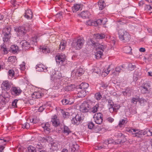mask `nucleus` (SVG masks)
<instances>
[{
	"mask_svg": "<svg viewBox=\"0 0 152 152\" xmlns=\"http://www.w3.org/2000/svg\"><path fill=\"white\" fill-rule=\"evenodd\" d=\"M11 28L9 27H6L3 29V45H1V48H6L9 47V45L10 42V39L11 37Z\"/></svg>",
	"mask_w": 152,
	"mask_h": 152,
	"instance_id": "obj_1",
	"label": "nucleus"
},
{
	"mask_svg": "<svg viewBox=\"0 0 152 152\" xmlns=\"http://www.w3.org/2000/svg\"><path fill=\"white\" fill-rule=\"evenodd\" d=\"M92 104V102L90 100H87L84 101L80 106V111L83 113L90 112Z\"/></svg>",
	"mask_w": 152,
	"mask_h": 152,
	"instance_id": "obj_2",
	"label": "nucleus"
},
{
	"mask_svg": "<svg viewBox=\"0 0 152 152\" xmlns=\"http://www.w3.org/2000/svg\"><path fill=\"white\" fill-rule=\"evenodd\" d=\"M118 35L119 38L124 42H127L131 39L129 34L123 29L119 30Z\"/></svg>",
	"mask_w": 152,
	"mask_h": 152,
	"instance_id": "obj_3",
	"label": "nucleus"
},
{
	"mask_svg": "<svg viewBox=\"0 0 152 152\" xmlns=\"http://www.w3.org/2000/svg\"><path fill=\"white\" fill-rule=\"evenodd\" d=\"M127 131L130 133H132L133 136L134 137H140V135H141L142 133L143 135L147 134L148 135V132L147 129L146 130H144L142 132H141L138 130L134 129H128Z\"/></svg>",
	"mask_w": 152,
	"mask_h": 152,
	"instance_id": "obj_4",
	"label": "nucleus"
},
{
	"mask_svg": "<svg viewBox=\"0 0 152 152\" xmlns=\"http://www.w3.org/2000/svg\"><path fill=\"white\" fill-rule=\"evenodd\" d=\"M85 40L83 38H79L73 41L71 44L73 48H81L84 43Z\"/></svg>",
	"mask_w": 152,
	"mask_h": 152,
	"instance_id": "obj_5",
	"label": "nucleus"
},
{
	"mask_svg": "<svg viewBox=\"0 0 152 152\" xmlns=\"http://www.w3.org/2000/svg\"><path fill=\"white\" fill-rule=\"evenodd\" d=\"M87 44L90 46H93L94 48H102L105 47L104 44L101 41H99L98 42L94 43V42L91 39L89 40L87 42Z\"/></svg>",
	"mask_w": 152,
	"mask_h": 152,
	"instance_id": "obj_6",
	"label": "nucleus"
},
{
	"mask_svg": "<svg viewBox=\"0 0 152 152\" xmlns=\"http://www.w3.org/2000/svg\"><path fill=\"white\" fill-rule=\"evenodd\" d=\"M95 123L98 124H100L102 122L103 119L102 114L100 113H95L94 116Z\"/></svg>",
	"mask_w": 152,
	"mask_h": 152,
	"instance_id": "obj_7",
	"label": "nucleus"
},
{
	"mask_svg": "<svg viewBox=\"0 0 152 152\" xmlns=\"http://www.w3.org/2000/svg\"><path fill=\"white\" fill-rule=\"evenodd\" d=\"M12 83L8 80L4 81L1 85V88L5 91L9 90L11 87Z\"/></svg>",
	"mask_w": 152,
	"mask_h": 152,
	"instance_id": "obj_8",
	"label": "nucleus"
},
{
	"mask_svg": "<svg viewBox=\"0 0 152 152\" xmlns=\"http://www.w3.org/2000/svg\"><path fill=\"white\" fill-rule=\"evenodd\" d=\"M55 59L58 64H62L66 59L65 56L64 55H58L55 57Z\"/></svg>",
	"mask_w": 152,
	"mask_h": 152,
	"instance_id": "obj_9",
	"label": "nucleus"
},
{
	"mask_svg": "<svg viewBox=\"0 0 152 152\" xmlns=\"http://www.w3.org/2000/svg\"><path fill=\"white\" fill-rule=\"evenodd\" d=\"M11 91L12 94L15 96L19 95L22 91L20 88L16 87H12L11 89Z\"/></svg>",
	"mask_w": 152,
	"mask_h": 152,
	"instance_id": "obj_10",
	"label": "nucleus"
},
{
	"mask_svg": "<svg viewBox=\"0 0 152 152\" xmlns=\"http://www.w3.org/2000/svg\"><path fill=\"white\" fill-rule=\"evenodd\" d=\"M104 48H96V52L95 55L97 59H100L101 56L104 54Z\"/></svg>",
	"mask_w": 152,
	"mask_h": 152,
	"instance_id": "obj_11",
	"label": "nucleus"
},
{
	"mask_svg": "<svg viewBox=\"0 0 152 152\" xmlns=\"http://www.w3.org/2000/svg\"><path fill=\"white\" fill-rule=\"evenodd\" d=\"M61 102L63 105L71 104L74 103V99L72 97H66L65 99L62 100Z\"/></svg>",
	"mask_w": 152,
	"mask_h": 152,
	"instance_id": "obj_12",
	"label": "nucleus"
},
{
	"mask_svg": "<svg viewBox=\"0 0 152 152\" xmlns=\"http://www.w3.org/2000/svg\"><path fill=\"white\" fill-rule=\"evenodd\" d=\"M51 122L53 125L55 127H57L60 126V122L57 116L55 115L53 116L52 118Z\"/></svg>",
	"mask_w": 152,
	"mask_h": 152,
	"instance_id": "obj_13",
	"label": "nucleus"
},
{
	"mask_svg": "<svg viewBox=\"0 0 152 152\" xmlns=\"http://www.w3.org/2000/svg\"><path fill=\"white\" fill-rule=\"evenodd\" d=\"M81 117L79 116L78 114H77L72 120V123L74 124L78 125L80 123V122L81 121Z\"/></svg>",
	"mask_w": 152,
	"mask_h": 152,
	"instance_id": "obj_14",
	"label": "nucleus"
},
{
	"mask_svg": "<svg viewBox=\"0 0 152 152\" xmlns=\"http://www.w3.org/2000/svg\"><path fill=\"white\" fill-rule=\"evenodd\" d=\"M9 140H10L7 138L0 139V152H3L2 151L4 148V147L3 145H5L6 142H8Z\"/></svg>",
	"mask_w": 152,
	"mask_h": 152,
	"instance_id": "obj_15",
	"label": "nucleus"
},
{
	"mask_svg": "<svg viewBox=\"0 0 152 152\" xmlns=\"http://www.w3.org/2000/svg\"><path fill=\"white\" fill-rule=\"evenodd\" d=\"M150 87V85L148 83H145L143 86H141L142 92L143 94H146L148 91V89Z\"/></svg>",
	"mask_w": 152,
	"mask_h": 152,
	"instance_id": "obj_16",
	"label": "nucleus"
},
{
	"mask_svg": "<svg viewBox=\"0 0 152 152\" xmlns=\"http://www.w3.org/2000/svg\"><path fill=\"white\" fill-rule=\"evenodd\" d=\"M44 94H43L41 91H35L32 94V97L34 99L40 98L43 96Z\"/></svg>",
	"mask_w": 152,
	"mask_h": 152,
	"instance_id": "obj_17",
	"label": "nucleus"
},
{
	"mask_svg": "<svg viewBox=\"0 0 152 152\" xmlns=\"http://www.w3.org/2000/svg\"><path fill=\"white\" fill-rule=\"evenodd\" d=\"M42 126L45 131L46 133L48 134L50 133V125L48 123H46L44 124H42Z\"/></svg>",
	"mask_w": 152,
	"mask_h": 152,
	"instance_id": "obj_18",
	"label": "nucleus"
},
{
	"mask_svg": "<svg viewBox=\"0 0 152 152\" xmlns=\"http://www.w3.org/2000/svg\"><path fill=\"white\" fill-rule=\"evenodd\" d=\"M17 31L20 35L23 36L26 34V31L24 27L21 26L18 28Z\"/></svg>",
	"mask_w": 152,
	"mask_h": 152,
	"instance_id": "obj_19",
	"label": "nucleus"
},
{
	"mask_svg": "<svg viewBox=\"0 0 152 152\" xmlns=\"http://www.w3.org/2000/svg\"><path fill=\"white\" fill-rule=\"evenodd\" d=\"M24 17L27 19H31L32 18L33 13L30 10H27L25 13Z\"/></svg>",
	"mask_w": 152,
	"mask_h": 152,
	"instance_id": "obj_20",
	"label": "nucleus"
},
{
	"mask_svg": "<svg viewBox=\"0 0 152 152\" xmlns=\"http://www.w3.org/2000/svg\"><path fill=\"white\" fill-rule=\"evenodd\" d=\"M121 70V66H117L115 68V70H112V74L115 76H118Z\"/></svg>",
	"mask_w": 152,
	"mask_h": 152,
	"instance_id": "obj_21",
	"label": "nucleus"
},
{
	"mask_svg": "<svg viewBox=\"0 0 152 152\" xmlns=\"http://www.w3.org/2000/svg\"><path fill=\"white\" fill-rule=\"evenodd\" d=\"M120 105L117 104H115L113 105L112 107H109V110L110 112L112 113L113 112H116L120 108Z\"/></svg>",
	"mask_w": 152,
	"mask_h": 152,
	"instance_id": "obj_22",
	"label": "nucleus"
},
{
	"mask_svg": "<svg viewBox=\"0 0 152 152\" xmlns=\"http://www.w3.org/2000/svg\"><path fill=\"white\" fill-rule=\"evenodd\" d=\"M90 15V12L88 11H83L80 14V16L83 18H88Z\"/></svg>",
	"mask_w": 152,
	"mask_h": 152,
	"instance_id": "obj_23",
	"label": "nucleus"
},
{
	"mask_svg": "<svg viewBox=\"0 0 152 152\" xmlns=\"http://www.w3.org/2000/svg\"><path fill=\"white\" fill-rule=\"evenodd\" d=\"M50 149L53 151H56L58 149V143L57 142H53L51 143Z\"/></svg>",
	"mask_w": 152,
	"mask_h": 152,
	"instance_id": "obj_24",
	"label": "nucleus"
},
{
	"mask_svg": "<svg viewBox=\"0 0 152 152\" xmlns=\"http://www.w3.org/2000/svg\"><path fill=\"white\" fill-rule=\"evenodd\" d=\"M106 19V18H103L102 19H98L94 22V25L96 26L100 24H104L105 23V21Z\"/></svg>",
	"mask_w": 152,
	"mask_h": 152,
	"instance_id": "obj_25",
	"label": "nucleus"
},
{
	"mask_svg": "<svg viewBox=\"0 0 152 152\" xmlns=\"http://www.w3.org/2000/svg\"><path fill=\"white\" fill-rule=\"evenodd\" d=\"M80 4H75L72 7V11L73 12H76L79 10L81 7Z\"/></svg>",
	"mask_w": 152,
	"mask_h": 152,
	"instance_id": "obj_26",
	"label": "nucleus"
},
{
	"mask_svg": "<svg viewBox=\"0 0 152 152\" xmlns=\"http://www.w3.org/2000/svg\"><path fill=\"white\" fill-rule=\"evenodd\" d=\"M98 4L99 7V10H103L105 6V4L104 1L102 0H100L98 2Z\"/></svg>",
	"mask_w": 152,
	"mask_h": 152,
	"instance_id": "obj_27",
	"label": "nucleus"
},
{
	"mask_svg": "<svg viewBox=\"0 0 152 152\" xmlns=\"http://www.w3.org/2000/svg\"><path fill=\"white\" fill-rule=\"evenodd\" d=\"M45 66L42 64H39L37 65L36 66V68L37 69V71L39 72H42L45 69H47V68H44Z\"/></svg>",
	"mask_w": 152,
	"mask_h": 152,
	"instance_id": "obj_28",
	"label": "nucleus"
},
{
	"mask_svg": "<svg viewBox=\"0 0 152 152\" xmlns=\"http://www.w3.org/2000/svg\"><path fill=\"white\" fill-rule=\"evenodd\" d=\"M20 44L22 45V46L23 48L26 47L29 48H33L32 47H30V45L28 42H27L26 40L22 41L20 43Z\"/></svg>",
	"mask_w": 152,
	"mask_h": 152,
	"instance_id": "obj_29",
	"label": "nucleus"
},
{
	"mask_svg": "<svg viewBox=\"0 0 152 152\" xmlns=\"http://www.w3.org/2000/svg\"><path fill=\"white\" fill-rule=\"evenodd\" d=\"M84 72V71L82 68H79L75 72L76 75L78 76H80L83 74Z\"/></svg>",
	"mask_w": 152,
	"mask_h": 152,
	"instance_id": "obj_30",
	"label": "nucleus"
},
{
	"mask_svg": "<svg viewBox=\"0 0 152 152\" xmlns=\"http://www.w3.org/2000/svg\"><path fill=\"white\" fill-rule=\"evenodd\" d=\"M38 50L40 51L41 52H42L43 53L46 54L49 53L50 52L49 48H39L38 49Z\"/></svg>",
	"mask_w": 152,
	"mask_h": 152,
	"instance_id": "obj_31",
	"label": "nucleus"
},
{
	"mask_svg": "<svg viewBox=\"0 0 152 152\" xmlns=\"http://www.w3.org/2000/svg\"><path fill=\"white\" fill-rule=\"evenodd\" d=\"M61 77V73L58 71H57L53 76V77L55 79H56V80L57 79H59Z\"/></svg>",
	"mask_w": 152,
	"mask_h": 152,
	"instance_id": "obj_32",
	"label": "nucleus"
},
{
	"mask_svg": "<svg viewBox=\"0 0 152 152\" xmlns=\"http://www.w3.org/2000/svg\"><path fill=\"white\" fill-rule=\"evenodd\" d=\"M64 134H66V135H68L69 133L71 132V131L68 126H64Z\"/></svg>",
	"mask_w": 152,
	"mask_h": 152,
	"instance_id": "obj_33",
	"label": "nucleus"
},
{
	"mask_svg": "<svg viewBox=\"0 0 152 152\" xmlns=\"http://www.w3.org/2000/svg\"><path fill=\"white\" fill-rule=\"evenodd\" d=\"M89 86L87 83H83L80 85V88L82 90H85L87 89Z\"/></svg>",
	"mask_w": 152,
	"mask_h": 152,
	"instance_id": "obj_34",
	"label": "nucleus"
},
{
	"mask_svg": "<svg viewBox=\"0 0 152 152\" xmlns=\"http://www.w3.org/2000/svg\"><path fill=\"white\" fill-rule=\"evenodd\" d=\"M99 104H97L95 105L93 107L91 108V110H90V112L94 113L98 111V110L99 108Z\"/></svg>",
	"mask_w": 152,
	"mask_h": 152,
	"instance_id": "obj_35",
	"label": "nucleus"
},
{
	"mask_svg": "<svg viewBox=\"0 0 152 152\" xmlns=\"http://www.w3.org/2000/svg\"><path fill=\"white\" fill-rule=\"evenodd\" d=\"M145 10L149 13H152V8L149 5H146L145 7Z\"/></svg>",
	"mask_w": 152,
	"mask_h": 152,
	"instance_id": "obj_36",
	"label": "nucleus"
},
{
	"mask_svg": "<svg viewBox=\"0 0 152 152\" xmlns=\"http://www.w3.org/2000/svg\"><path fill=\"white\" fill-rule=\"evenodd\" d=\"M30 121L31 122L36 124L39 122V119L37 117L31 116L30 118Z\"/></svg>",
	"mask_w": 152,
	"mask_h": 152,
	"instance_id": "obj_37",
	"label": "nucleus"
},
{
	"mask_svg": "<svg viewBox=\"0 0 152 152\" xmlns=\"http://www.w3.org/2000/svg\"><path fill=\"white\" fill-rule=\"evenodd\" d=\"M94 36L97 39H103L105 37V35L104 34H96Z\"/></svg>",
	"mask_w": 152,
	"mask_h": 152,
	"instance_id": "obj_38",
	"label": "nucleus"
},
{
	"mask_svg": "<svg viewBox=\"0 0 152 152\" xmlns=\"http://www.w3.org/2000/svg\"><path fill=\"white\" fill-rule=\"evenodd\" d=\"M67 42L66 41L62 40L61 41L59 48H65L67 46Z\"/></svg>",
	"mask_w": 152,
	"mask_h": 152,
	"instance_id": "obj_39",
	"label": "nucleus"
},
{
	"mask_svg": "<svg viewBox=\"0 0 152 152\" xmlns=\"http://www.w3.org/2000/svg\"><path fill=\"white\" fill-rule=\"evenodd\" d=\"M75 87V86L72 85H70L65 87V90L66 91H70L72 90Z\"/></svg>",
	"mask_w": 152,
	"mask_h": 152,
	"instance_id": "obj_40",
	"label": "nucleus"
},
{
	"mask_svg": "<svg viewBox=\"0 0 152 152\" xmlns=\"http://www.w3.org/2000/svg\"><path fill=\"white\" fill-rule=\"evenodd\" d=\"M9 49V51L10 52H12L13 53H18L19 51L18 48H8Z\"/></svg>",
	"mask_w": 152,
	"mask_h": 152,
	"instance_id": "obj_41",
	"label": "nucleus"
},
{
	"mask_svg": "<svg viewBox=\"0 0 152 152\" xmlns=\"http://www.w3.org/2000/svg\"><path fill=\"white\" fill-rule=\"evenodd\" d=\"M96 99L97 100H100L102 97V95L99 92L96 93L95 94Z\"/></svg>",
	"mask_w": 152,
	"mask_h": 152,
	"instance_id": "obj_42",
	"label": "nucleus"
},
{
	"mask_svg": "<svg viewBox=\"0 0 152 152\" xmlns=\"http://www.w3.org/2000/svg\"><path fill=\"white\" fill-rule=\"evenodd\" d=\"M138 100H139V97H138L133 98L131 100V102L134 104H136Z\"/></svg>",
	"mask_w": 152,
	"mask_h": 152,
	"instance_id": "obj_43",
	"label": "nucleus"
},
{
	"mask_svg": "<svg viewBox=\"0 0 152 152\" xmlns=\"http://www.w3.org/2000/svg\"><path fill=\"white\" fill-rule=\"evenodd\" d=\"M62 12H60L59 14H57L56 15V18L58 21H60L62 18Z\"/></svg>",
	"mask_w": 152,
	"mask_h": 152,
	"instance_id": "obj_44",
	"label": "nucleus"
},
{
	"mask_svg": "<svg viewBox=\"0 0 152 152\" xmlns=\"http://www.w3.org/2000/svg\"><path fill=\"white\" fill-rule=\"evenodd\" d=\"M135 67V65L134 64L131 63L129 64L128 65V68L129 70L132 71L134 69Z\"/></svg>",
	"mask_w": 152,
	"mask_h": 152,
	"instance_id": "obj_45",
	"label": "nucleus"
},
{
	"mask_svg": "<svg viewBox=\"0 0 152 152\" xmlns=\"http://www.w3.org/2000/svg\"><path fill=\"white\" fill-rule=\"evenodd\" d=\"M88 126L89 129H91L94 127V124L91 121L88 123Z\"/></svg>",
	"mask_w": 152,
	"mask_h": 152,
	"instance_id": "obj_46",
	"label": "nucleus"
},
{
	"mask_svg": "<svg viewBox=\"0 0 152 152\" xmlns=\"http://www.w3.org/2000/svg\"><path fill=\"white\" fill-rule=\"evenodd\" d=\"M29 152H36L37 151L35 148L31 146L28 148Z\"/></svg>",
	"mask_w": 152,
	"mask_h": 152,
	"instance_id": "obj_47",
	"label": "nucleus"
},
{
	"mask_svg": "<svg viewBox=\"0 0 152 152\" xmlns=\"http://www.w3.org/2000/svg\"><path fill=\"white\" fill-rule=\"evenodd\" d=\"M30 126V124L28 123H26L25 124L22 125V128L28 129L29 128Z\"/></svg>",
	"mask_w": 152,
	"mask_h": 152,
	"instance_id": "obj_48",
	"label": "nucleus"
},
{
	"mask_svg": "<svg viewBox=\"0 0 152 152\" xmlns=\"http://www.w3.org/2000/svg\"><path fill=\"white\" fill-rule=\"evenodd\" d=\"M9 75L11 77H12L14 75L15 73L13 70H10L8 72Z\"/></svg>",
	"mask_w": 152,
	"mask_h": 152,
	"instance_id": "obj_49",
	"label": "nucleus"
},
{
	"mask_svg": "<svg viewBox=\"0 0 152 152\" xmlns=\"http://www.w3.org/2000/svg\"><path fill=\"white\" fill-rule=\"evenodd\" d=\"M124 49L123 50L124 52L127 53H129L132 50V48H124Z\"/></svg>",
	"mask_w": 152,
	"mask_h": 152,
	"instance_id": "obj_50",
	"label": "nucleus"
},
{
	"mask_svg": "<svg viewBox=\"0 0 152 152\" xmlns=\"http://www.w3.org/2000/svg\"><path fill=\"white\" fill-rule=\"evenodd\" d=\"M127 121L126 120L124 119H122L121 121H120L119 123V125L120 126H121V125H124L125 124H126Z\"/></svg>",
	"mask_w": 152,
	"mask_h": 152,
	"instance_id": "obj_51",
	"label": "nucleus"
},
{
	"mask_svg": "<svg viewBox=\"0 0 152 152\" xmlns=\"http://www.w3.org/2000/svg\"><path fill=\"white\" fill-rule=\"evenodd\" d=\"M108 86V85L107 83H102L101 84V88H102V89H106L107 87Z\"/></svg>",
	"mask_w": 152,
	"mask_h": 152,
	"instance_id": "obj_52",
	"label": "nucleus"
},
{
	"mask_svg": "<svg viewBox=\"0 0 152 152\" xmlns=\"http://www.w3.org/2000/svg\"><path fill=\"white\" fill-rule=\"evenodd\" d=\"M18 100L17 99H15L12 103V106L14 107H17V103Z\"/></svg>",
	"mask_w": 152,
	"mask_h": 152,
	"instance_id": "obj_53",
	"label": "nucleus"
},
{
	"mask_svg": "<svg viewBox=\"0 0 152 152\" xmlns=\"http://www.w3.org/2000/svg\"><path fill=\"white\" fill-rule=\"evenodd\" d=\"M123 135V134L122 133H121L120 132H118V133H115V136H117V137L118 138H121V137Z\"/></svg>",
	"mask_w": 152,
	"mask_h": 152,
	"instance_id": "obj_54",
	"label": "nucleus"
},
{
	"mask_svg": "<svg viewBox=\"0 0 152 152\" xmlns=\"http://www.w3.org/2000/svg\"><path fill=\"white\" fill-rule=\"evenodd\" d=\"M109 105H110L109 107H112L113 105V102L111 99H109L108 100Z\"/></svg>",
	"mask_w": 152,
	"mask_h": 152,
	"instance_id": "obj_55",
	"label": "nucleus"
},
{
	"mask_svg": "<svg viewBox=\"0 0 152 152\" xmlns=\"http://www.w3.org/2000/svg\"><path fill=\"white\" fill-rule=\"evenodd\" d=\"M36 147L37 149L39 150H42L43 148V146L40 143H39L37 145Z\"/></svg>",
	"mask_w": 152,
	"mask_h": 152,
	"instance_id": "obj_56",
	"label": "nucleus"
},
{
	"mask_svg": "<svg viewBox=\"0 0 152 152\" xmlns=\"http://www.w3.org/2000/svg\"><path fill=\"white\" fill-rule=\"evenodd\" d=\"M45 139L46 142H49L52 140V138L50 137L47 136L45 137Z\"/></svg>",
	"mask_w": 152,
	"mask_h": 152,
	"instance_id": "obj_57",
	"label": "nucleus"
},
{
	"mask_svg": "<svg viewBox=\"0 0 152 152\" xmlns=\"http://www.w3.org/2000/svg\"><path fill=\"white\" fill-rule=\"evenodd\" d=\"M110 65L107 68V69H105L104 70V72H105L106 74V75H108L110 71Z\"/></svg>",
	"mask_w": 152,
	"mask_h": 152,
	"instance_id": "obj_58",
	"label": "nucleus"
},
{
	"mask_svg": "<svg viewBox=\"0 0 152 152\" xmlns=\"http://www.w3.org/2000/svg\"><path fill=\"white\" fill-rule=\"evenodd\" d=\"M7 48H1V49L2 50V51H3L4 52V54H7L8 53V51L9 50V49L7 50Z\"/></svg>",
	"mask_w": 152,
	"mask_h": 152,
	"instance_id": "obj_59",
	"label": "nucleus"
},
{
	"mask_svg": "<svg viewBox=\"0 0 152 152\" xmlns=\"http://www.w3.org/2000/svg\"><path fill=\"white\" fill-rule=\"evenodd\" d=\"M94 22H92L90 20H88L86 22V24L89 26L94 25L93 24H94Z\"/></svg>",
	"mask_w": 152,
	"mask_h": 152,
	"instance_id": "obj_60",
	"label": "nucleus"
},
{
	"mask_svg": "<svg viewBox=\"0 0 152 152\" xmlns=\"http://www.w3.org/2000/svg\"><path fill=\"white\" fill-rule=\"evenodd\" d=\"M125 137L126 136L124 135H123L121 138H121V141L122 142H125L126 140Z\"/></svg>",
	"mask_w": 152,
	"mask_h": 152,
	"instance_id": "obj_61",
	"label": "nucleus"
},
{
	"mask_svg": "<svg viewBox=\"0 0 152 152\" xmlns=\"http://www.w3.org/2000/svg\"><path fill=\"white\" fill-rule=\"evenodd\" d=\"M15 57H14L13 56H12L10 57H9L8 58V60L9 61H13V60L15 59Z\"/></svg>",
	"mask_w": 152,
	"mask_h": 152,
	"instance_id": "obj_62",
	"label": "nucleus"
},
{
	"mask_svg": "<svg viewBox=\"0 0 152 152\" xmlns=\"http://www.w3.org/2000/svg\"><path fill=\"white\" fill-rule=\"evenodd\" d=\"M39 139L42 142H46L45 137H40L39 138Z\"/></svg>",
	"mask_w": 152,
	"mask_h": 152,
	"instance_id": "obj_63",
	"label": "nucleus"
},
{
	"mask_svg": "<svg viewBox=\"0 0 152 152\" xmlns=\"http://www.w3.org/2000/svg\"><path fill=\"white\" fill-rule=\"evenodd\" d=\"M17 0H13L12 1V3L13 5H14V6H15L16 4H18V2H17Z\"/></svg>",
	"mask_w": 152,
	"mask_h": 152,
	"instance_id": "obj_64",
	"label": "nucleus"
}]
</instances>
